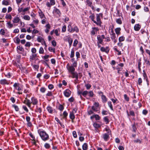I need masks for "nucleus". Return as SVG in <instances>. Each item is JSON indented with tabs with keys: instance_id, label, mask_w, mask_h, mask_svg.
<instances>
[{
	"instance_id": "39",
	"label": "nucleus",
	"mask_w": 150,
	"mask_h": 150,
	"mask_svg": "<svg viewBox=\"0 0 150 150\" xmlns=\"http://www.w3.org/2000/svg\"><path fill=\"white\" fill-rule=\"evenodd\" d=\"M12 107L14 108L15 109V110L17 112L19 110V108L18 106L15 105H12Z\"/></svg>"
},
{
	"instance_id": "30",
	"label": "nucleus",
	"mask_w": 150,
	"mask_h": 150,
	"mask_svg": "<svg viewBox=\"0 0 150 150\" xmlns=\"http://www.w3.org/2000/svg\"><path fill=\"white\" fill-rule=\"evenodd\" d=\"M143 76L144 77V79H145L146 81H148V79L146 74L144 70L143 71Z\"/></svg>"
},
{
	"instance_id": "44",
	"label": "nucleus",
	"mask_w": 150,
	"mask_h": 150,
	"mask_svg": "<svg viewBox=\"0 0 150 150\" xmlns=\"http://www.w3.org/2000/svg\"><path fill=\"white\" fill-rule=\"evenodd\" d=\"M88 91H85L82 92V95L84 97H86L87 95L88 94Z\"/></svg>"
},
{
	"instance_id": "38",
	"label": "nucleus",
	"mask_w": 150,
	"mask_h": 150,
	"mask_svg": "<svg viewBox=\"0 0 150 150\" xmlns=\"http://www.w3.org/2000/svg\"><path fill=\"white\" fill-rule=\"evenodd\" d=\"M12 18L10 14H6V16H5V18L6 19H10V20Z\"/></svg>"
},
{
	"instance_id": "12",
	"label": "nucleus",
	"mask_w": 150,
	"mask_h": 150,
	"mask_svg": "<svg viewBox=\"0 0 150 150\" xmlns=\"http://www.w3.org/2000/svg\"><path fill=\"white\" fill-rule=\"evenodd\" d=\"M97 39L98 40L97 42L100 43V44H102L103 42V40L101 36L100 35H98L97 36Z\"/></svg>"
},
{
	"instance_id": "58",
	"label": "nucleus",
	"mask_w": 150,
	"mask_h": 150,
	"mask_svg": "<svg viewBox=\"0 0 150 150\" xmlns=\"http://www.w3.org/2000/svg\"><path fill=\"white\" fill-rule=\"evenodd\" d=\"M144 11L145 12H148L149 11V8L147 6H144Z\"/></svg>"
},
{
	"instance_id": "62",
	"label": "nucleus",
	"mask_w": 150,
	"mask_h": 150,
	"mask_svg": "<svg viewBox=\"0 0 150 150\" xmlns=\"http://www.w3.org/2000/svg\"><path fill=\"white\" fill-rule=\"evenodd\" d=\"M138 82L139 85H141V83H142V80L141 78H139L138 79Z\"/></svg>"
},
{
	"instance_id": "9",
	"label": "nucleus",
	"mask_w": 150,
	"mask_h": 150,
	"mask_svg": "<svg viewBox=\"0 0 150 150\" xmlns=\"http://www.w3.org/2000/svg\"><path fill=\"white\" fill-rule=\"evenodd\" d=\"M0 83L2 85H8L9 84V82L5 79H3L0 80Z\"/></svg>"
},
{
	"instance_id": "42",
	"label": "nucleus",
	"mask_w": 150,
	"mask_h": 150,
	"mask_svg": "<svg viewBox=\"0 0 150 150\" xmlns=\"http://www.w3.org/2000/svg\"><path fill=\"white\" fill-rule=\"evenodd\" d=\"M125 39V37L123 36H121L119 37V41L120 42L122 41H123Z\"/></svg>"
},
{
	"instance_id": "52",
	"label": "nucleus",
	"mask_w": 150,
	"mask_h": 150,
	"mask_svg": "<svg viewBox=\"0 0 150 150\" xmlns=\"http://www.w3.org/2000/svg\"><path fill=\"white\" fill-rule=\"evenodd\" d=\"M94 118H95L96 120H99L100 119V117L98 115H95Z\"/></svg>"
},
{
	"instance_id": "2",
	"label": "nucleus",
	"mask_w": 150,
	"mask_h": 150,
	"mask_svg": "<svg viewBox=\"0 0 150 150\" xmlns=\"http://www.w3.org/2000/svg\"><path fill=\"white\" fill-rule=\"evenodd\" d=\"M96 15L97 21H96V23H95L96 24L100 26L102 22L101 21L100 17L103 18V14L102 13L97 14Z\"/></svg>"
},
{
	"instance_id": "29",
	"label": "nucleus",
	"mask_w": 150,
	"mask_h": 150,
	"mask_svg": "<svg viewBox=\"0 0 150 150\" xmlns=\"http://www.w3.org/2000/svg\"><path fill=\"white\" fill-rule=\"evenodd\" d=\"M115 30L116 34H117V35H119L120 33L121 28H117L115 29Z\"/></svg>"
},
{
	"instance_id": "53",
	"label": "nucleus",
	"mask_w": 150,
	"mask_h": 150,
	"mask_svg": "<svg viewBox=\"0 0 150 150\" xmlns=\"http://www.w3.org/2000/svg\"><path fill=\"white\" fill-rule=\"evenodd\" d=\"M78 43V41L77 40H76V39L74 41L73 46L74 47H76V46L77 45V44Z\"/></svg>"
},
{
	"instance_id": "8",
	"label": "nucleus",
	"mask_w": 150,
	"mask_h": 150,
	"mask_svg": "<svg viewBox=\"0 0 150 150\" xmlns=\"http://www.w3.org/2000/svg\"><path fill=\"white\" fill-rule=\"evenodd\" d=\"M71 94V91L68 89H67L64 91V96L67 97H69Z\"/></svg>"
},
{
	"instance_id": "63",
	"label": "nucleus",
	"mask_w": 150,
	"mask_h": 150,
	"mask_svg": "<svg viewBox=\"0 0 150 150\" xmlns=\"http://www.w3.org/2000/svg\"><path fill=\"white\" fill-rule=\"evenodd\" d=\"M63 114L64 116V117L65 118L67 116L68 113L66 111H64L63 112Z\"/></svg>"
},
{
	"instance_id": "32",
	"label": "nucleus",
	"mask_w": 150,
	"mask_h": 150,
	"mask_svg": "<svg viewBox=\"0 0 150 150\" xmlns=\"http://www.w3.org/2000/svg\"><path fill=\"white\" fill-rule=\"evenodd\" d=\"M127 115L128 116H129L130 115L132 116H134L135 115V114L134 112L132 111V110H130L129 112V114L128 113V111H127Z\"/></svg>"
},
{
	"instance_id": "18",
	"label": "nucleus",
	"mask_w": 150,
	"mask_h": 150,
	"mask_svg": "<svg viewBox=\"0 0 150 150\" xmlns=\"http://www.w3.org/2000/svg\"><path fill=\"white\" fill-rule=\"evenodd\" d=\"M91 15L89 16V18L92 20L94 23H96V21L94 20L95 16L93 13H92L91 12Z\"/></svg>"
},
{
	"instance_id": "49",
	"label": "nucleus",
	"mask_w": 150,
	"mask_h": 150,
	"mask_svg": "<svg viewBox=\"0 0 150 150\" xmlns=\"http://www.w3.org/2000/svg\"><path fill=\"white\" fill-rule=\"evenodd\" d=\"M64 109L63 106L62 105H60L58 108L59 110L61 111H62Z\"/></svg>"
},
{
	"instance_id": "60",
	"label": "nucleus",
	"mask_w": 150,
	"mask_h": 150,
	"mask_svg": "<svg viewBox=\"0 0 150 150\" xmlns=\"http://www.w3.org/2000/svg\"><path fill=\"white\" fill-rule=\"evenodd\" d=\"M66 30V25H64L62 28V31L63 32H65Z\"/></svg>"
},
{
	"instance_id": "51",
	"label": "nucleus",
	"mask_w": 150,
	"mask_h": 150,
	"mask_svg": "<svg viewBox=\"0 0 150 150\" xmlns=\"http://www.w3.org/2000/svg\"><path fill=\"white\" fill-rule=\"evenodd\" d=\"M44 50L43 48L42 47H41L40 48L39 50V53L40 54H43L44 53Z\"/></svg>"
},
{
	"instance_id": "25",
	"label": "nucleus",
	"mask_w": 150,
	"mask_h": 150,
	"mask_svg": "<svg viewBox=\"0 0 150 150\" xmlns=\"http://www.w3.org/2000/svg\"><path fill=\"white\" fill-rule=\"evenodd\" d=\"M47 110L50 113H52L53 110H52V108L51 106H49L47 107Z\"/></svg>"
},
{
	"instance_id": "55",
	"label": "nucleus",
	"mask_w": 150,
	"mask_h": 150,
	"mask_svg": "<svg viewBox=\"0 0 150 150\" xmlns=\"http://www.w3.org/2000/svg\"><path fill=\"white\" fill-rule=\"evenodd\" d=\"M17 48L21 51H24V49L23 48L20 46H18L17 47Z\"/></svg>"
},
{
	"instance_id": "46",
	"label": "nucleus",
	"mask_w": 150,
	"mask_h": 150,
	"mask_svg": "<svg viewBox=\"0 0 150 150\" xmlns=\"http://www.w3.org/2000/svg\"><path fill=\"white\" fill-rule=\"evenodd\" d=\"M124 97L125 98V99L127 101H128L129 100V98L128 97L127 95L125 94L124 95Z\"/></svg>"
},
{
	"instance_id": "48",
	"label": "nucleus",
	"mask_w": 150,
	"mask_h": 150,
	"mask_svg": "<svg viewBox=\"0 0 150 150\" xmlns=\"http://www.w3.org/2000/svg\"><path fill=\"white\" fill-rule=\"evenodd\" d=\"M23 18L25 20H29L30 19V17L28 15H25L23 16Z\"/></svg>"
},
{
	"instance_id": "64",
	"label": "nucleus",
	"mask_w": 150,
	"mask_h": 150,
	"mask_svg": "<svg viewBox=\"0 0 150 150\" xmlns=\"http://www.w3.org/2000/svg\"><path fill=\"white\" fill-rule=\"evenodd\" d=\"M105 129L108 134H110L111 132L109 127L106 128Z\"/></svg>"
},
{
	"instance_id": "57",
	"label": "nucleus",
	"mask_w": 150,
	"mask_h": 150,
	"mask_svg": "<svg viewBox=\"0 0 150 150\" xmlns=\"http://www.w3.org/2000/svg\"><path fill=\"white\" fill-rule=\"evenodd\" d=\"M144 61L146 64H147L148 65H150V62L149 60H147V59H145Z\"/></svg>"
},
{
	"instance_id": "61",
	"label": "nucleus",
	"mask_w": 150,
	"mask_h": 150,
	"mask_svg": "<svg viewBox=\"0 0 150 150\" xmlns=\"http://www.w3.org/2000/svg\"><path fill=\"white\" fill-rule=\"evenodd\" d=\"M30 8V7H28L26 8H25L23 10V12H25V11H28Z\"/></svg>"
},
{
	"instance_id": "15",
	"label": "nucleus",
	"mask_w": 150,
	"mask_h": 150,
	"mask_svg": "<svg viewBox=\"0 0 150 150\" xmlns=\"http://www.w3.org/2000/svg\"><path fill=\"white\" fill-rule=\"evenodd\" d=\"M71 25V23H69L68 26V30L69 32L70 33L72 32L73 27Z\"/></svg>"
},
{
	"instance_id": "26",
	"label": "nucleus",
	"mask_w": 150,
	"mask_h": 150,
	"mask_svg": "<svg viewBox=\"0 0 150 150\" xmlns=\"http://www.w3.org/2000/svg\"><path fill=\"white\" fill-rule=\"evenodd\" d=\"M14 41L15 43L19 44L20 43V40L18 37H16L14 39Z\"/></svg>"
},
{
	"instance_id": "35",
	"label": "nucleus",
	"mask_w": 150,
	"mask_h": 150,
	"mask_svg": "<svg viewBox=\"0 0 150 150\" xmlns=\"http://www.w3.org/2000/svg\"><path fill=\"white\" fill-rule=\"evenodd\" d=\"M39 16L41 18H42L45 17L44 14L41 10H40V12H39Z\"/></svg>"
},
{
	"instance_id": "31",
	"label": "nucleus",
	"mask_w": 150,
	"mask_h": 150,
	"mask_svg": "<svg viewBox=\"0 0 150 150\" xmlns=\"http://www.w3.org/2000/svg\"><path fill=\"white\" fill-rule=\"evenodd\" d=\"M104 121L105 122L106 124H108L109 122V121L108 117H104L103 118Z\"/></svg>"
},
{
	"instance_id": "19",
	"label": "nucleus",
	"mask_w": 150,
	"mask_h": 150,
	"mask_svg": "<svg viewBox=\"0 0 150 150\" xmlns=\"http://www.w3.org/2000/svg\"><path fill=\"white\" fill-rule=\"evenodd\" d=\"M20 20V19L19 17H15L12 20V21L13 23H17Z\"/></svg>"
},
{
	"instance_id": "22",
	"label": "nucleus",
	"mask_w": 150,
	"mask_h": 150,
	"mask_svg": "<svg viewBox=\"0 0 150 150\" xmlns=\"http://www.w3.org/2000/svg\"><path fill=\"white\" fill-rule=\"evenodd\" d=\"M25 99L26 100V102L25 103V104L29 107H30L31 106V102L30 100L26 98H25Z\"/></svg>"
},
{
	"instance_id": "17",
	"label": "nucleus",
	"mask_w": 150,
	"mask_h": 150,
	"mask_svg": "<svg viewBox=\"0 0 150 150\" xmlns=\"http://www.w3.org/2000/svg\"><path fill=\"white\" fill-rule=\"evenodd\" d=\"M2 4L5 5H9L10 4V1L9 0H4L2 2Z\"/></svg>"
},
{
	"instance_id": "11",
	"label": "nucleus",
	"mask_w": 150,
	"mask_h": 150,
	"mask_svg": "<svg viewBox=\"0 0 150 150\" xmlns=\"http://www.w3.org/2000/svg\"><path fill=\"white\" fill-rule=\"evenodd\" d=\"M32 102L31 103L33 105H36L38 103V101L37 99L34 97H32L31 98Z\"/></svg>"
},
{
	"instance_id": "28",
	"label": "nucleus",
	"mask_w": 150,
	"mask_h": 150,
	"mask_svg": "<svg viewBox=\"0 0 150 150\" xmlns=\"http://www.w3.org/2000/svg\"><path fill=\"white\" fill-rule=\"evenodd\" d=\"M88 148V145L86 143H84L82 146L83 150H86Z\"/></svg>"
},
{
	"instance_id": "10",
	"label": "nucleus",
	"mask_w": 150,
	"mask_h": 150,
	"mask_svg": "<svg viewBox=\"0 0 150 150\" xmlns=\"http://www.w3.org/2000/svg\"><path fill=\"white\" fill-rule=\"evenodd\" d=\"M100 93L102 94L101 96V98L102 100V101L104 103H106L107 101V98L103 94V93L101 92Z\"/></svg>"
},
{
	"instance_id": "40",
	"label": "nucleus",
	"mask_w": 150,
	"mask_h": 150,
	"mask_svg": "<svg viewBox=\"0 0 150 150\" xmlns=\"http://www.w3.org/2000/svg\"><path fill=\"white\" fill-rule=\"evenodd\" d=\"M111 35V38L112 40L115 39L116 36L115 33H113V34L110 33Z\"/></svg>"
},
{
	"instance_id": "20",
	"label": "nucleus",
	"mask_w": 150,
	"mask_h": 150,
	"mask_svg": "<svg viewBox=\"0 0 150 150\" xmlns=\"http://www.w3.org/2000/svg\"><path fill=\"white\" fill-rule=\"evenodd\" d=\"M67 40L69 44V47H70L73 42V40L71 38L69 37L67 38Z\"/></svg>"
},
{
	"instance_id": "5",
	"label": "nucleus",
	"mask_w": 150,
	"mask_h": 150,
	"mask_svg": "<svg viewBox=\"0 0 150 150\" xmlns=\"http://www.w3.org/2000/svg\"><path fill=\"white\" fill-rule=\"evenodd\" d=\"M53 13L54 14H55V15L58 16H60L61 14L59 10L56 8H54V9Z\"/></svg>"
},
{
	"instance_id": "54",
	"label": "nucleus",
	"mask_w": 150,
	"mask_h": 150,
	"mask_svg": "<svg viewBox=\"0 0 150 150\" xmlns=\"http://www.w3.org/2000/svg\"><path fill=\"white\" fill-rule=\"evenodd\" d=\"M46 89L44 87H42L40 89V92L42 93H44L46 91Z\"/></svg>"
},
{
	"instance_id": "37",
	"label": "nucleus",
	"mask_w": 150,
	"mask_h": 150,
	"mask_svg": "<svg viewBox=\"0 0 150 150\" xmlns=\"http://www.w3.org/2000/svg\"><path fill=\"white\" fill-rule=\"evenodd\" d=\"M116 23L118 24H122V21L121 19V18H117V19H116Z\"/></svg>"
},
{
	"instance_id": "23",
	"label": "nucleus",
	"mask_w": 150,
	"mask_h": 150,
	"mask_svg": "<svg viewBox=\"0 0 150 150\" xmlns=\"http://www.w3.org/2000/svg\"><path fill=\"white\" fill-rule=\"evenodd\" d=\"M75 32L76 33H78L79 32V29L76 26H74L72 29V32Z\"/></svg>"
},
{
	"instance_id": "4",
	"label": "nucleus",
	"mask_w": 150,
	"mask_h": 150,
	"mask_svg": "<svg viewBox=\"0 0 150 150\" xmlns=\"http://www.w3.org/2000/svg\"><path fill=\"white\" fill-rule=\"evenodd\" d=\"M71 74L72 75L71 76V78H75V81H76L78 80L79 75L77 72L74 71V72L71 73Z\"/></svg>"
},
{
	"instance_id": "7",
	"label": "nucleus",
	"mask_w": 150,
	"mask_h": 150,
	"mask_svg": "<svg viewBox=\"0 0 150 150\" xmlns=\"http://www.w3.org/2000/svg\"><path fill=\"white\" fill-rule=\"evenodd\" d=\"M100 50L102 52H105L108 53L109 52V48L108 47H106L105 48L102 47L100 48Z\"/></svg>"
},
{
	"instance_id": "16",
	"label": "nucleus",
	"mask_w": 150,
	"mask_h": 150,
	"mask_svg": "<svg viewBox=\"0 0 150 150\" xmlns=\"http://www.w3.org/2000/svg\"><path fill=\"white\" fill-rule=\"evenodd\" d=\"M141 28V26L139 24H136L134 26V29L135 31H139Z\"/></svg>"
},
{
	"instance_id": "6",
	"label": "nucleus",
	"mask_w": 150,
	"mask_h": 150,
	"mask_svg": "<svg viewBox=\"0 0 150 150\" xmlns=\"http://www.w3.org/2000/svg\"><path fill=\"white\" fill-rule=\"evenodd\" d=\"M26 120L27 122V125L28 126L31 127L32 126V124L30 122V118L28 116H26Z\"/></svg>"
},
{
	"instance_id": "27",
	"label": "nucleus",
	"mask_w": 150,
	"mask_h": 150,
	"mask_svg": "<svg viewBox=\"0 0 150 150\" xmlns=\"http://www.w3.org/2000/svg\"><path fill=\"white\" fill-rule=\"evenodd\" d=\"M69 117L72 120L74 119L75 116L73 112H70L69 114Z\"/></svg>"
},
{
	"instance_id": "56",
	"label": "nucleus",
	"mask_w": 150,
	"mask_h": 150,
	"mask_svg": "<svg viewBox=\"0 0 150 150\" xmlns=\"http://www.w3.org/2000/svg\"><path fill=\"white\" fill-rule=\"evenodd\" d=\"M92 109L94 111L97 112L98 111L97 108L95 107L94 106H93L92 107Z\"/></svg>"
},
{
	"instance_id": "41",
	"label": "nucleus",
	"mask_w": 150,
	"mask_h": 150,
	"mask_svg": "<svg viewBox=\"0 0 150 150\" xmlns=\"http://www.w3.org/2000/svg\"><path fill=\"white\" fill-rule=\"evenodd\" d=\"M86 2L87 3V5L89 6H91L92 4V3L90 0H86Z\"/></svg>"
},
{
	"instance_id": "3",
	"label": "nucleus",
	"mask_w": 150,
	"mask_h": 150,
	"mask_svg": "<svg viewBox=\"0 0 150 150\" xmlns=\"http://www.w3.org/2000/svg\"><path fill=\"white\" fill-rule=\"evenodd\" d=\"M67 68L69 73L71 74L74 72L75 71V68L73 66H71L69 65V64L68 63L67 65Z\"/></svg>"
},
{
	"instance_id": "33",
	"label": "nucleus",
	"mask_w": 150,
	"mask_h": 150,
	"mask_svg": "<svg viewBox=\"0 0 150 150\" xmlns=\"http://www.w3.org/2000/svg\"><path fill=\"white\" fill-rule=\"evenodd\" d=\"M108 104L111 110H113V107L112 104L111 102L110 101H108Z\"/></svg>"
},
{
	"instance_id": "14",
	"label": "nucleus",
	"mask_w": 150,
	"mask_h": 150,
	"mask_svg": "<svg viewBox=\"0 0 150 150\" xmlns=\"http://www.w3.org/2000/svg\"><path fill=\"white\" fill-rule=\"evenodd\" d=\"M37 57V54H32L31 56L30 57V60H34Z\"/></svg>"
},
{
	"instance_id": "50",
	"label": "nucleus",
	"mask_w": 150,
	"mask_h": 150,
	"mask_svg": "<svg viewBox=\"0 0 150 150\" xmlns=\"http://www.w3.org/2000/svg\"><path fill=\"white\" fill-rule=\"evenodd\" d=\"M85 86L86 87L87 89H89L91 87V85L89 84H87L85 85Z\"/></svg>"
},
{
	"instance_id": "47",
	"label": "nucleus",
	"mask_w": 150,
	"mask_h": 150,
	"mask_svg": "<svg viewBox=\"0 0 150 150\" xmlns=\"http://www.w3.org/2000/svg\"><path fill=\"white\" fill-rule=\"evenodd\" d=\"M48 50L50 52H53L54 53L55 52V49L53 48L52 47H50L48 48Z\"/></svg>"
},
{
	"instance_id": "43",
	"label": "nucleus",
	"mask_w": 150,
	"mask_h": 150,
	"mask_svg": "<svg viewBox=\"0 0 150 150\" xmlns=\"http://www.w3.org/2000/svg\"><path fill=\"white\" fill-rule=\"evenodd\" d=\"M93 125L95 128H98L100 126V125L99 124H97V123H94Z\"/></svg>"
},
{
	"instance_id": "45",
	"label": "nucleus",
	"mask_w": 150,
	"mask_h": 150,
	"mask_svg": "<svg viewBox=\"0 0 150 150\" xmlns=\"http://www.w3.org/2000/svg\"><path fill=\"white\" fill-rule=\"evenodd\" d=\"M74 51L73 49H72L71 51V55H70V57L71 58H73L74 56Z\"/></svg>"
},
{
	"instance_id": "24",
	"label": "nucleus",
	"mask_w": 150,
	"mask_h": 150,
	"mask_svg": "<svg viewBox=\"0 0 150 150\" xmlns=\"http://www.w3.org/2000/svg\"><path fill=\"white\" fill-rule=\"evenodd\" d=\"M109 135L108 134L105 133L103 135V138L105 141H107L108 139L109 138Z\"/></svg>"
},
{
	"instance_id": "1",
	"label": "nucleus",
	"mask_w": 150,
	"mask_h": 150,
	"mask_svg": "<svg viewBox=\"0 0 150 150\" xmlns=\"http://www.w3.org/2000/svg\"><path fill=\"white\" fill-rule=\"evenodd\" d=\"M38 132L40 137L43 140L46 141L49 139V135L46 132L44 131Z\"/></svg>"
},
{
	"instance_id": "59",
	"label": "nucleus",
	"mask_w": 150,
	"mask_h": 150,
	"mask_svg": "<svg viewBox=\"0 0 150 150\" xmlns=\"http://www.w3.org/2000/svg\"><path fill=\"white\" fill-rule=\"evenodd\" d=\"M0 33L1 34L3 35H4L5 33V32L4 30L1 29L0 30Z\"/></svg>"
},
{
	"instance_id": "36",
	"label": "nucleus",
	"mask_w": 150,
	"mask_h": 150,
	"mask_svg": "<svg viewBox=\"0 0 150 150\" xmlns=\"http://www.w3.org/2000/svg\"><path fill=\"white\" fill-rule=\"evenodd\" d=\"M44 39L41 37L40 36H38L37 38V41L39 42H41L42 41H43Z\"/></svg>"
},
{
	"instance_id": "34",
	"label": "nucleus",
	"mask_w": 150,
	"mask_h": 150,
	"mask_svg": "<svg viewBox=\"0 0 150 150\" xmlns=\"http://www.w3.org/2000/svg\"><path fill=\"white\" fill-rule=\"evenodd\" d=\"M88 96L91 97H92L93 96L94 93L93 91H90L89 92H88Z\"/></svg>"
},
{
	"instance_id": "13",
	"label": "nucleus",
	"mask_w": 150,
	"mask_h": 150,
	"mask_svg": "<svg viewBox=\"0 0 150 150\" xmlns=\"http://www.w3.org/2000/svg\"><path fill=\"white\" fill-rule=\"evenodd\" d=\"M13 86L16 89L18 90V91H20L21 90V88L19 86V83H14L13 84Z\"/></svg>"
},
{
	"instance_id": "21",
	"label": "nucleus",
	"mask_w": 150,
	"mask_h": 150,
	"mask_svg": "<svg viewBox=\"0 0 150 150\" xmlns=\"http://www.w3.org/2000/svg\"><path fill=\"white\" fill-rule=\"evenodd\" d=\"M7 26L8 28L10 29L13 27V25L11 23V21H9L7 23Z\"/></svg>"
}]
</instances>
